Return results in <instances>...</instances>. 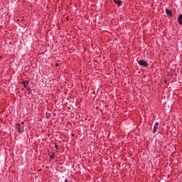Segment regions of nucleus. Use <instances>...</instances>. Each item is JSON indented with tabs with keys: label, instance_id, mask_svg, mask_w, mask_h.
Returning a JSON list of instances; mask_svg holds the SVG:
<instances>
[{
	"label": "nucleus",
	"instance_id": "nucleus-1",
	"mask_svg": "<svg viewBox=\"0 0 182 182\" xmlns=\"http://www.w3.org/2000/svg\"><path fill=\"white\" fill-rule=\"evenodd\" d=\"M16 129H17L18 133H22L24 129H23V122L21 124H16Z\"/></svg>",
	"mask_w": 182,
	"mask_h": 182
},
{
	"label": "nucleus",
	"instance_id": "nucleus-2",
	"mask_svg": "<svg viewBox=\"0 0 182 182\" xmlns=\"http://www.w3.org/2000/svg\"><path fill=\"white\" fill-rule=\"evenodd\" d=\"M138 64H139L140 66H144L145 68H147V66H149V64L144 60H138Z\"/></svg>",
	"mask_w": 182,
	"mask_h": 182
},
{
	"label": "nucleus",
	"instance_id": "nucleus-3",
	"mask_svg": "<svg viewBox=\"0 0 182 182\" xmlns=\"http://www.w3.org/2000/svg\"><path fill=\"white\" fill-rule=\"evenodd\" d=\"M159 129V122H156L154 126V129H153V133L154 134H156L157 132V129Z\"/></svg>",
	"mask_w": 182,
	"mask_h": 182
},
{
	"label": "nucleus",
	"instance_id": "nucleus-4",
	"mask_svg": "<svg viewBox=\"0 0 182 182\" xmlns=\"http://www.w3.org/2000/svg\"><path fill=\"white\" fill-rule=\"evenodd\" d=\"M166 14L171 18L173 17V12L171 10H169L168 9H166Z\"/></svg>",
	"mask_w": 182,
	"mask_h": 182
},
{
	"label": "nucleus",
	"instance_id": "nucleus-5",
	"mask_svg": "<svg viewBox=\"0 0 182 182\" xmlns=\"http://www.w3.org/2000/svg\"><path fill=\"white\" fill-rule=\"evenodd\" d=\"M22 83H23V87H24L26 89H28V85H29V82H28V81H23Z\"/></svg>",
	"mask_w": 182,
	"mask_h": 182
},
{
	"label": "nucleus",
	"instance_id": "nucleus-6",
	"mask_svg": "<svg viewBox=\"0 0 182 182\" xmlns=\"http://www.w3.org/2000/svg\"><path fill=\"white\" fill-rule=\"evenodd\" d=\"M114 4L118 5V6H120V5L122 4V1H120V0H114Z\"/></svg>",
	"mask_w": 182,
	"mask_h": 182
},
{
	"label": "nucleus",
	"instance_id": "nucleus-7",
	"mask_svg": "<svg viewBox=\"0 0 182 182\" xmlns=\"http://www.w3.org/2000/svg\"><path fill=\"white\" fill-rule=\"evenodd\" d=\"M178 22L179 25H182V14L179 16V18H178Z\"/></svg>",
	"mask_w": 182,
	"mask_h": 182
},
{
	"label": "nucleus",
	"instance_id": "nucleus-8",
	"mask_svg": "<svg viewBox=\"0 0 182 182\" xmlns=\"http://www.w3.org/2000/svg\"><path fill=\"white\" fill-rule=\"evenodd\" d=\"M50 158L53 160V159H55V153H53L50 156Z\"/></svg>",
	"mask_w": 182,
	"mask_h": 182
},
{
	"label": "nucleus",
	"instance_id": "nucleus-9",
	"mask_svg": "<svg viewBox=\"0 0 182 182\" xmlns=\"http://www.w3.org/2000/svg\"><path fill=\"white\" fill-rule=\"evenodd\" d=\"M26 89H27L28 92L29 93H31V87H27Z\"/></svg>",
	"mask_w": 182,
	"mask_h": 182
},
{
	"label": "nucleus",
	"instance_id": "nucleus-10",
	"mask_svg": "<svg viewBox=\"0 0 182 182\" xmlns=\"http://www.w3.org/2000/svg\"><path fill=\"white\" fill-rule=\"evenodd\" d=\"M55 149H58V144H55Z\"/></svg>",
	"mask_w": 182,
	"mask_h": 182
},
{
	"label": "nucleus",
	"instance_id": "nucleus-11",
	"mask_svg": "<svg viewBox=\"0 0 182 182\" xmlns=\"http://www.w3.org/2000/svg\"><path fill=\"white\" fill-rule=\"evenodd\" d=\"M65 182H68V179L65 180Z\"/></svg>",
	"mask_w": 182,
	"mask_h": 182
}]
</instances>
